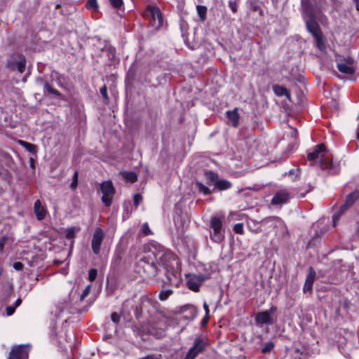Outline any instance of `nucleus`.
Listing matches in <instances>:
<instances>
[{"instance_id":"obj_1","label":"nucleus","mask_w":359,"mask_h":359,"mask_svg":"<svg viewBox=\"0 0 359 359\" xmlns=\"http://www.w3.org/2000/svg\"><path fill=\"white\" fill-rule=\"evenodd\" d=\"M140 262L144 263L146 266L143 268L146 270V267L149 270L148 273L155 276L158 273L156 263L164 267L166 271V276L168 281L172 283V278H177V271L176 270L178 265V261L176 256L169 250L163 247L154 244L150 248V254L148 257H143L140 259Z\"/></svg>"},{"instance_id":"obj_2","label":"nucleus","mask_w":359,"mask_h":359,"mask_svg":"<svg viewBox=\"0 0 359 359\" xmlns=\"http://www.w3.org/2000/svg\"><path fill=\"white\" fill-rule=\"evenodd\" d=\"M307 158L312 164L318 163L322 170H327L331 175L339 172V166L333 163L332 156L323 144L316 145L314 150L308 154Z\"/></svg>"},{"instance_id":"obj_3","label":"nucleus","mask_w":359,"mask_h":359,"mask_svg":"<svg viewBox=\"0 0 359 359\" xmlns=\"http://www.w3.org/2000/svg\"><path fill=\"white\" fill-rule=\"evenodd\" d=\"M210 238L215 243L221 242L224 238L222 219L217 217H212L210 220Z\"/></svg>"},{"instance_id":"obj_4","label":"nucleus","mask_w":359,"mask_h":359,"mask_svg":"<svg viewBox=\"0 0 359 359\" xmlns=\"http://www.w3.org/2000/svg\"><path fill=\"white\" fill-rule=\"evenodd\" d=\"M100 190L102 193V201L107 207H109L112 203V198L115 194V189L111 181H104L100 184Z\"/></svg>"},{"instance_id":"obj_5","label":"nucleus","mask_w":359,"mask_h":359,"mask_svg":"<svg viewBox=\"0 0 359 359\" xmlns=\"http://www.w3.org/2000/svg\"><path fill=\"white\" fill-rule=\"evenodd\" d=\"M277 307L275 306H271L268 310L259 311L255 316V322L257 325H273L276 319L273 318V314L276 312Z\"/></svg>"},{"instance_id":"obj_6","label":"nucleus","mask_w":359,"mask_h":359,"mask_svg":"<svg viewBox=\"0 0 359 359\" xmlns=\"http://www.w3.org/2000/svg\"><path fill=\"white\" fill-rule=\"evenodd\" d=\"M292 197L291 193L286 189L278 190L273 196L271 203L275 206H282L288 203Z\"/></svg>"},{"instance_id":"obj_7","label":"nucleus","mask_w":359,"mask_h":359,"mask_svg":"<svg viewBox=\"0 0 359 359\" xmlns=\"http://www.w3.org/2000/svg\"><path fill=\"white\" fill-rule=\"evenodd\" d=\"M29 345H18L12 348L8 359H28Z\"/></svg>"},{"instance_id":"obj_8","label":"nucleus","mask_w":359,"mask_h":359,"mask_svg":"<svg viewBox=\"0 0 359 359\" xmlns=\"http://www.w3.org/2000/svg\"><path fill=\"white\" fill-rule=\"evenodd\" d=\"M208 276L203 275H192L189 274L187 276V287L189 289L194 292H198L200 286L201 284L208 279Z\"/></svg>"},{"instance_id":"obj_9","label":"nucleus","mask_w":359,"mask_h":359,"mask_svg":"<svg viewBox=\"0 0 359 359\" xmlns=\"http://www.w3.org/2000/svg\"><path fill=\"white\" fill-rule=\"evenodd\" d=\"M307 30L313 35L318 36L322 34L320 27L316 20L313 13L308 11V17L304 18Z\"/></svg>"},{"instance_id":"obj_10","label":"nucleus","mask_w":359,"mask_h":359,"mask_svg":"<svg viewBox=\"0 0 359 359\" xmlns=\"http://www.w3.org/2000/svg\"><path fill=\"white\" fill-rule=\"evenodd\" d=\"M104 238L103 230L99 227L96 228L91 241L92 250L95 255H98L100 251V246Z\"/></svg>"},{"instance_id":"obj_11","label":"nucleus","mask_w":359,"mask_h":359,"mask_svg":"<svg viewBox=\"0 0 359 359\" xmlns=\"http://www.w3.org/2000/svg\"><path fill=\"white\" fill-rule=\"evenodd\" d=\"M34 212L38 220H43L46 215L47 210L42 205L40 200H36L34 204Z\"/></svg>"},{"instance_id":"obj_12","label":"nucleus","mask_w":359,"mask_h":359,"mask_svg":"<svg viewBox=\"0 0 359 359\" xmlns=\"http://www.w3.org/2000/svg\"><path fill=\"white\" fill-rule=\"evenodd\" d=\"M207 345V340L204 337H198L194 339V345L190 349L196 351L199 354L205 350Z\"/></svg>"},{"instance_id":"obj_13","label":"nucleus","mask_w":359,"mask_h":359,"mask_svg":"<svg viewBox=\"0 0 359 359\" xmlns=\"http://www.w3.org/2000/svg\"><path fill=\"white\" fill-rule=\"evenodd\" d=\"M51 77H52L53 80H55L57 82V85L60 87H61L64 89H67V88H68L67 79L64 75L60 74L57 72H53L51 74Z\"/></svg>"},{"instance_id":"obj_14","label":"nucleus","mask_w":359,"mask_h":359,"mask_svg":"<svg viewBox=\"0 0 359 359\" xmlns=\"http://www.w3.org/2000/svg\"><path fill=\"white\" fill-rule=\"evenodd\" d=\"M226 115L229 123L233 127H237L239 121V114L237 112V109H235L233 111H227Z\"/></svg>"},{"instance_id":"obj_15","label":"nucleus","mask_w":359,"mask_h":359,"mask_svg":"<svg viewBox=\"0 0 359 359\" xmlns=\"http://www.w3.org/2000/svg\"><path fill=\"white\" fill-rule=\"evenodd\" d=\"M359 198V191H355L349 194L343 204L348 209L351 207Z\"/></svg>"},{"instance_id":"obj_16","label":"nucleus","mask_w":359,"mask_h":359,"mask_svg":"<svg viewBox=\"0 0 359 359\" xmlns=\"http://www.w3.org/2000/svg\"><path fill=\"white\" fill-rule=\"evenodd\" d=\"M205 176L206 179V183L208 185H214L215 187L216 182H217L219 179V175L211 170H208L205 172Z\"/></svg>"},{"instance_id":"obj_17","label":"nucleus","mask_w":359,"mask_h":359,"mask_svg":"<svg viewBox=\"0 0 359 359\" xmlns=\"http://www.w3.org/2000/svg\"><path fill=\"white\" fill-rule=\"evenodd\" d=\"M231 186L232 184L231 182L224 179H218L217 182H216V185L214 187L213 191H215L216 189L219 191L227 190L230 189Z\"/></svg>"},{"instance_id":"obj_18","label":"nucleus","mask_w":359,"mask_h":359,"mask_svg":"<svg viewBox=\"0 0 359 359\" xmlns=\"http://www.w3.org/2000/svg\"><path fill=\"white\" fill-rule=\"evenodd\" d=\"M337 69L340 72L346 74L351 75L355 72L354 67L347 65L346 63H338Z\"/></svg>"},{"instance_id":"obj_19","label":"nucleus","mask_w":359,"mask_h":359,"mask_svg":"<svg viewBox=\"0 0 359 359\" xmlns=\"http://www.w3.org/2000/svg\"><path fill=\"white\" fill-rule=\"evenodd\" d=\"M273 90L274 93L278 96L285 95L287 97H290L289 90L283 86H281L279 85H275L273 87Z\"/></svg>"},{"instance_id":"obj_20","label":"nucleus","mask_w":359,"mask_h":359,"mask_svg":"<svg viewBox=\"0 0 359 359\" xmlns=\"http://www.w3.org/2000/svg\"><path fill=\"white\" fill-rule=\"evenodd\" d=\"M151 15L152 19L155 21L156 20H158L157 26H161L163 24V16L161 13V11L158 8H154L151 11Z\"/></svg>"},{"instance_id":"obj_21","label":"nucleus","mask_w":359,"mask_h":359,"mask_svg":"<svg viewBox=\"0 0 359 359\" xmlns=\"http://www.w3.org/2000/svg\"><path fill=\"white\" fill-rule=\"evenodd\" d=\"M347 210H348V208L346 207H345L344 205H342L340 207L339 210L333 215L332 219H333V226H336L337 221L339 220L341 217L344 214V212L346 211H347Z\"/></svg>"},{"instance_id":"obj_22","label":"nucleus","mask_w":359,"mask_h":359,"mask_svg":"<svg viewBox=\"0 0 359 359\" xmlns=\"http://www.w3.org/2000/svg\"><path fill=\"white\" fill-rule=\"evenodd\" d=\"M43 88L44 90H47L49 94L59 97H62V94L57 89L53 88L48 81L44 83Z\"/></svg>"},{"instance_id":"obj_23","label":"nucleus","mask_w":359,"mask_h":359,"mask_svg":"<svg viewBox=\"0 0 359 359\" xmlns=\"http://www.w3.org/2000/svg\"><path fill=\"white\" fill-rule=\"evenodd\" d=\"M196 187L198 191L203 193L204 195H208L215 191L213 189L210 190L208 187L205 186L203 184L199 182L196 183Z\"/></svg>"},{"instance_id":"obj_24","label":"nucleus","mask_w":359,"mask_h":359,"mask_svg":"<svg viewBox=\"0 0 359 359\" xmlns=\"http://www.w3.org/2000/svg\"><path fill=\"white\" fill-rule=\"evenodd\" d=\"M314 38L316 39V46H317L318 48L322 52L325 51L326 46L323 39L322 34L314 36Z\"/></svg>"},{"instance_id":"obj_25","label":"nucleus","mask_w":359,"mask_h":359,"mask_svg":"<svg viewBox=\"0 0 359 359\" xmlns=\"http://www.w3.org/2000/svg\"><path fill=\"white\" fill-rule=\"evenodd\" d=\"M19 142L22 146H23L30 153L34 154L36 152V145L29 143V142H25L23 140H20Z\"/></svg>"},{"instance_id":"obj_26","label":"nucleus","mask_w":359,"mask_h":359,"mask_svg":"<svg viewBox=\"0 0 359 359\" xmlns=\"http://www.w3.org/2000/svg\"><path fill=\"white\" fill-rule=\"evenodd\" d=\"M316 278V273L315 270L312 267L309 268V273L306 276V281L308 283H311L313 285V283Z\"/></svg>"},{"instance_id":"obj_27","label":"nucleus","mask_w":359,"mask_h":359,"mask_svg":"<svg viewBox=\"0 0 359 359\" xmlns=\"http://www.w3.org/2000/svg\"><path fill=\"white\" fill-rule=\"evenodd\" d=\"M123 177L127 180L132 183L135 182L137 180V176L134 172H125L123 174Z\"/></svg>"},{"instance_id":"obj_28","label":"nucleus","mask_w":359,"mask_h":359,"mask_svg":"<svg viewBox=\"0 0 359 359\" xmlns=\"http://www.w3.org/2000/svg\"><path fill=\"white\" fill-rule=\"evenodd\" d=\"M302 6L304 13L306 15V16L304 18L308 17V11H311L312 13H313L311 5L309 1H305V0H302Z\"/></svg>"},{"instance_id":"obj_29","label":"nucleus","mask_w":359,"mask_h":359,"mask_svg":"<svg viewBox=\"0 0 359 359\" xmlns=\"http://www.w3.org/2000/svg\"><path fill=\"white\" fill-rule=\"evenodd\" d=\"M196 10L200 18L202 20H204L205 19L207 8L205 6L198 5L196 6Z\"/></svg>"},{"instance_id":"obj_30","label":"nucleus","mask_w":359,"mask_h":359,"mask_svg":"<svg viewBox=\"0 0 359 359\" xmlns=\"http://www.w3.org/2000/svg\"><path fill=\"white\" fill-rule=\"evenodd\" d=\"M275 346V344L272 341H268L266 342L264 346L262 348V353H267L270 352Z\"/></svg>"},{"instance_id":"obj_31","label":"nucleus","mask_w":359,"mask_h":359,"mask_svg":"<svg viewBox=\"0 0 359 359\" xmlns=\"http://www.w3.org/2000/svg\"><path fill=\"white\" fill-rule=\"evenodd\" d=\"M76 229L74 227L69 228L66 230L65 236L67 239H73L75 237Z\"/></svg>"},{"instance_id":"obj_32","label":"nucleus","mask_w":359,"mask_h":359,"mask_svg":"<svg viewBox=\"0 0 359 359\" xmlns=\"http://www.w3.org/2000/svg\"><path fill=\"white\" fill-rule=\"evenodd\" d=\"M78 177H79L78 172L75 171L72 176V182L70 184V188L72 189H74L76 188L77 184H78Z\"/></svg>"},{"instance_id":"obj_33","label":"nucleus","mask_w":359,"mask_h":359,"mask_svg":"<svg viewBox=\"0 0 359 359\" xmlns=\"http://www.w3.org/2000/svg\"><path fill=\"white\" fill-rule=\"evenodd\" d=\"M171 294H172V290H166L162 291L159 294V299L161 301H165V300H166L168 298V297Z\"/></svg>"},{"instance_id":"obj_34","label":"nucleus","mask_w":359,"mask_h":359,"mask_svg":"<svg viewBox=\"0 0 359 359\" xmlns=\"http://www.w3.org/2000/svg\"><path fill=\"white\" fill-rule=\"evenodd\" d=\"M233 231L235 233L238 234H243V224L242 223H238L234 225Z\"/></svg>"},{"instance_id":"obj_35","label":"nucleus","mask_w":359,"mask_h":359,"mask_svg":"<svg viewBox=\"0 0 359 359\" xmlns=\"http://www.w3.org/2000/svg\"><path fill=\"white\" fill-rule=\"evenodd\" d=\"M98 7L96 0H88L86 3V8L88 9H96Z\"/></svg>"},{"instance_id":"obj_36","label":"nucleus","mask_w":359,"mask_h":359,"mask_svg":"<svg viewBox=\"0 0 359 359\" xmlns=\"http://www.w3.org/2000/svg\"><path fill=\"white\" fill-rule=\"evenodd\" d=\"M97 271L95 269H90L88 272V279L90 281H94L97 277Z\"/></svg>"},{"instance_id":"obj_37","label":"nucleus","mask_w":359,"mask_h":359,"mask_svg":"<svg viewBox=\"0 0 359 359\" xmlns=\"http://www.w3.org/2000/svg\"><path fill=\"white\" fill-rule=\"evenodd\" d=\"M198 355L196 351L189 349L184 359H195Z\"/></svg>"},{"instance_id":"obj_38","label":"nucleus","mask_w":359,"mask_h":359,"mask_svg":"<svg viewBox=\"0 0 359 359\" xmlns=\"http://www.w3.org/2000/svg\"><path fill=\"white\" fill-rule=\"evenodd\" d=\"M111 5L115 8H120L123 4V0H109Z\"/></svg>"},{"instance_id":"obj_39","label":"nucleus","mask_w":359,"mask_h":359,"mask_svg":"<svg viewBox=\"0 0 359 359\" xmlns=\"http://www.w3.org/2000/svg\"><path fill=\"white\" fill-rule=\"evenodd\" d=\"M90 287H91V285H88L86 287V288L83 290V292L81 294V297H80L81 301L83 300L88 295L90 290Z\"/></svg>"},{"instance_id":"obj_40","label":"nucleus","mask_w":359,"mask_h":359,"mask_svg":"<svg viewBox=\"0 0 359 359\" xmlns=\"http://www.w3.org/2000/svg\"><path fill=\"white\" fill-rule=\"evenodd\" d=\"M15 65H16L17 69L20 73L24 72V71L25 69V60H20L19 62H17Z\"/></svg>"},{"instance_id":"obj_41","label":"nucleus","mask_w":359,"mask_h":359,"mask_svg":"<svg viewBox=\"0 0 359 359\" xmlns=\"http://www.w3.org/2000/svg\"><path fill=\"white\" fill-rule=\"evenodd\" d=\"M142 201V196L140 194H136L133 196V203L135 207H137Z\"/></svg>"},{"instance_id":"obj_42","label":"nucleus","mask_w":359,"mask_h":359,"mask_svg":"<svg viewBox=\"0 0 359 359\" xmlns=\"http://www.w3.org/2000/svg\"><path fill=\"white\" fill-rule=\"evenodd\" d=\"M100 94L102 95V97L104 98V100L105 101H108L109 100V97H108V95H107V87L106 86H103L100 89Z\"/></svg>"},{"instance_id":"obj_43","label":"nucleus","mask_w":359,"mask_h":359,"mask_svg":"<svg viewBox=\"0 0 359 359\" xmlns=\"http://www.w3.org/2000/svg\"><path fill=\"white\" fill-rule=\"evenodd\" d=\"M120 318L121 316L116 312H114L111 315V319L116 325L118 324Z\"/></svg>"},{"instance_id":"obj_44","label":"nucleus","mask_w":359,"mask_h":359,"mask_svg":"<svg viewBox=\"0 0 359 359\" xmlns=\"http://www.w3.org/2000/svg\"><path fill=\"white\" fill-rule=\"evenodd\" d=\"M313 284L311 283H308L305 280L304 285L303 287V291L304 293H306L307 292H311L312 290Z\"/></svg>"},{"instance_id":"obj_45","label":"nucleus","mask_w":359,"mask_h":359,"mask_svg":"<svg viewBox=\"0 0 359 359\" xmlns=\"http://www.w3.org/2000/svg\"><path fill=\"white\" fill-rule=\"evenodd\" d=\"M229 6L233 13H236L237 11V5L236 1L233 0H229Z\"/></svg>"},{"instance_id":"obj_46","label":"nucleus","mask_w":359,"mask_h":359,"mask_svg":"<svg viewBox=\"0 0 359 359\" xmlns=\"http://www.w3.org/2000/svg\"><path fill=\"white\" fill-rule=\"evenodd\" d=\"M139 359H161V355L160 354H152Z\"/></svg>"},{"instance_id":"obj_47","label":"nucleus","mask_w":359,"mask_h":359,"mask_svg":"<svg viewBox=\"0 0 359 359\" xmlns=\"http://www.w3.org/2000/svg\"><path fill=\"white\" fill-rule=\"evenodd\" d=\"M13 268L16 270V271H21L22 270L23 267H24V265L22 262H16L13 264Z\"/></svg>"},{"instance_id":"obj_48","label":"nucleus","mask_w":359,"mask_h":359,"mask_svg":"<svg viewBox=\"0 0 359 359\" xmlns=\"http://www.w3.org/2000/svg\"><path fill=\"white\" fill-rule=\"evenodd\" d=\"M63 310H64L63 304H60V305L56 306V311H55V316H59L63 312Z\"/></svg>"},{"instance_id":"obj_49","label":"nucleus","mask_w":359,"mask_h":359,"mask_svg":"<svg viewBox=\"0 0 359 359\" xmlns=\"http://www.w3.org/2000/svg\"><path fill=\"white\" fill-rule=\"evenodd\" d=\"M251 224H252L254 225V229L253 231L257 232V229H259V225L258 223H256L254 220H250V222H248V226H249V228L251 229L252 228V225Z\"/></svg>"},{"instance_id":"obj_50","label":"nucleus","mask_w":359,"mask_h":359,"mask_svg":"<svg viewBox=\"0 0 359 359\" xmlns=\"http://www.w3.org/2000/svg\"><path fill=\"white\" fill-rule=\"evenodd\" d=\"M279 222L280 219L278 218V217H268V218H266L263 220V222L266 224L270 223V222Z\"/></svg>"},{"instance_id":"obj_51","label":"nucleus","mask_w":359,"mask_h":359,"mask_svg":"<svg viewBox=\"0 0 359 359\" xmlns=\"http://www.w3.org/2000/svg\"><path fill=\"white\" fill-rule=\"evenodd\" d=\"M142 231L145 235H149L151 233V230L147 224V223H144L142 226Z\"/></svg>"},{"instance_id":"obj_52","label":"nucleus","mask_w":359,"mask_h":359,"mask_svg":"<svg viewBox=\"0 0 359 359\" xmlns=\"http://www.w3.org/2000/svg\"><path fill=\"white\" fill-rule=\"evenodd\" d=\"M15 310V307L13 306H9L6 307V313L8 316H11Z\"/></svg>"},{"instance_id":"obj_53","label":"nucleus","mask_w":359,"mask_h":359,"mask_svg":"<svg viewBox=\"0 0 359 359\" xmlns=\"http://www.w3.org/2000/svg\"><path fill=\"white\" fill-rule=\"evenodd\" d=\"M210 318V315H205V316L203 318L202 320H201V326L202 327H205L206 325V324L208 323V320Z\"/></svg>"},{"instance_id":"obj_54","label":"nucleus","mask_w":359,"mask_h":359,"mask_svg":"<svg viewBox=\"0 0 359 359\" xmlns=\"http://www.w3.org/2000/svg\"><path fill=\"white\" fill-rule=\"evenodd\" d=\"M6 243V239L4 238H0V253L4 252V248Z\"/></svg>"},{"instance_id":"obj_55","label":"nucleus","mask_w":359,"mask_h":359,"mask_svg":"<svg viewBox=\"0 0 359 359\" xmlns=\"http://www.w3.org/2000/svg\"><path fill=\"white\" fill-rule=\"evenodd\" d=\"M203 307L205 311V315H210V310H209V307H208V305L207 304V303L205 302H204L203 303Z\"/></svg>"},{"instance_id":"obj_56","label":"nucleus","mask_w":359,"mask_h":359,"mask_svg":"<svg viewBox=\"0 0 359 359\" xmlns=\"http://www.w3.org/2000/svg\"><path fill=\"white\" fill-rule=\"evenodd\" d=\"M179 220H180V222L182 221V219L180 216H177V217H174V222H175V226L179 229L180 227V226L179 225Z\"/></svg>"},{"instance_id":"obj_57","label":"nucleus","mask_w":359,"mask_h":359,"mask_svg":"<svg viewBox=\"0 0 359 359\" xmlns=\"http://www.w3.org/2000/svg\"><path fill=\"white\" fill-rule=\"evenodd\" d=\"M309 189L306 191V193H301L299 194V197L304 198L306 194L309 192L312 189V187L311 185H309Z\"/></svg>"},{"instance_id":"obj_58","label":"nucleus","mask_w":359,"mask_h":359,"mask_svg":"<svg viewBox=\"0 0 359 359\" xmlns=\"http://www.w3.org/2000/svg\"><path fill=\"white\" fill-rule=\"evenodd\" d=\"M21 302H22L21 299H20V298H18V299L15 301V304H14V306H15V308H16V307H18V306H20V305Z\"/></svg>"},{"instance_id":"obj_59","label":"nucleus","mask_w":359,"mask_h":359,"mask_svg":"<svg viewBox=\"0 0 359 359\" xmlns=\"http://www.w3.org/2000/svg\"><path fill=\"white\" fill-rule=\"evenodd\" d=\"M353 1L355 4L356 9L359 11V0H353Z\"/></svg>"},{"instance_id":"obj_60","label":"nucleus","mask_w":359,"mask_h":359,"mask_svg":"<svg viewBox=\"0 0 359 359\" xmlns=\"http://www.w3.org/2000/svg\"><path fill=\"white\" fill-rule=\"evenodd\" d=\"M292 136H296V135H297V130H294V128H292Z\"/></svg>"},{"instance_id":"obj_61","label":"nucleus","mask_w":359,"mask_h":359,"mask_svg":"<svg viewBox=\"0 0 359 359\" xmlns=\"http://www.w3.org/2000/svg\"><path fill=\"white\" fill-rule=\"evenodd\" d=\"M355 232H356V234H357L358 236H359V223L358 224V226H357V229H356V231H355Z\"/></svg>"},{"instance_id":"obj_62","label":"nucleus","mask_w":359,"mask_h":359,"mask_svg":"<svg viewBox=\"0 0 359 359\" xmlns=\"http://www.w3.org/2000/svg\"><path fill=\"white\" fill-rule=\"evenodd\" d=\"M357 138L359 140V125H358V132H357Z\"/></svg>"},{"instance_id":"obj_63","label":"nucleus","mask_w":359,"mask_h":359,"mask_svg":"<svg viewBox=\"0 0 359 359\" xmlns=\"http://www.w3.org/2000/svg\"><path fill=\"white\" fill-rule=\"evenodd\" d=\"M294 172V170H290V171L289 172V174H290V175H292V174H293Z\"/></svg>"},{"instance_id":"obj_64","label":"nucleus","mask_w":359,"mask_h":359,"mask_svg":"<svg viewBox=\"0 0 359 359\" xmlns=\"http://www.w3.org/2000/svg\"><path fill=\"white\" fill-rule=\"evenodd\" d=\"M184 23H185L184 22H182V24H181V27H182V28L184 27Z\"/></svg>"}]
</instances>
